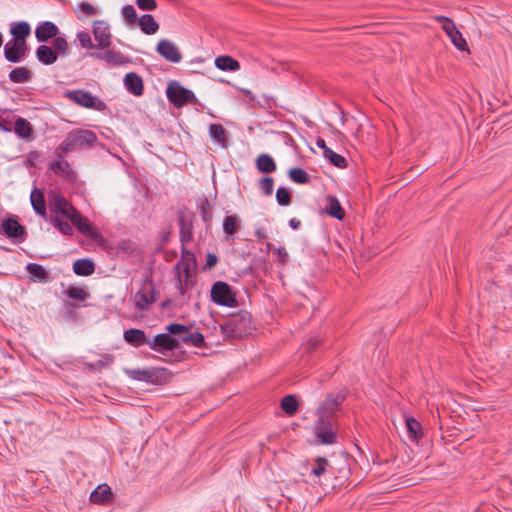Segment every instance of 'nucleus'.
<instances>
[{"instance_id":"obj_1","label":"nucleus","mask_w":512,"mask_h":512,"mask_svg":"<svg viewBox=\"0 0 512 512\" xmlns=\"http://www.w3.org/2000/svg\"><path fill=\"white\" fill-rule=\"evenodd\" d=\"M97 140V136L93 131L86 129H74L70 131L63 142L59 145L58 150L62 153L90 146Z\"/></svg>"},{"instance_id":"obj_2","label":"nucleus","mask_w":512,"mask_h":512,"mask_svg":"<svg viewBox=\"0 0 512 512\" xmlns=\"http://www.w3.org/2000/svg\"><path fill=\"white\" fill-rule=\"evenodd\" d=\"M196 259L193 253L183 250L181 259L177 262L175 269L177 272L178 285L181 294H184V287L190 284L192 271L195 268Z\"/></svg>"},{"instance_id":"obj_3","label":"nucleus","mask_w":512,"mask_h":512,"mask_svg":"<svg viewBox=\"0 0 512 512\" xmlns=\"http://www.w3.org/2000/svg\"><path fill=\"white\" fill-rule=\"evenodd\" d=\"M211 300L220 306L236 307V294L226 282L218 281L211 288Z\"/></svg>"},{"instance_id":"obj_4","label":"nucleus","mask_w":512,"mask_h":512,"mask_svg":"<svg viewBox=\"0 0 512 512\" xmlns=\"http://www.w3.org/2000/svg\"><path fill=\"white\" fill-rule=\"evenodd\" d=\"M66 96L79 106L93 109L96 111H104L107 105L98 97L93 96L86 90H75L66 93Z\"/></svg>"},{"instance_id":"obj_5","label":"nucleus","mask_w":512,"mask_h":512,"mask_svg":"<svg viewBox=\"0 0 512 512\" xmlns=\"http://www.w3.org/2000/svg\"><path fill=\"white\" fill-rule=\"evenodd\" d=\"M125 372L130 378L138 381L158 384L166 380V370L162 368L129 369Z\"/></svg>"},{"instance_id":"obj_6","label":"nucleus","mask_w":512,"mask_h":512,"mask_svg":"<svg viewBox=\"0 0 512 512\" xmlns=\"http://www.w3.org/2000/svg\"><path fill=\"white\" fill-rule=\"evenodd\" d=\"M50 210L56 215H61L69 220L77 210L58 192L52 191L49 194Z\"/></svg>"},{"instance_id":"obj_7","label":"nucleus","mask_w":512,"mask_h":512,"mask_svg":"<svg viewBox=\"0 0 512 512\" xmlns=\"http://www.w3.org/2000/svg\"><path fill=\"white\" fill-rule=\"evenodd\" d=\"M166 93L169 101L176 107H182L195 99L192 91L184 88L176 82L170 83L168 85Z\"/></svg>"},{"instance_id":"obj_8","label":"nucleus","mask_w":512,"mask_h":512,"mask_svg":"<svg viewBox=\"0 0 512 512\" xmlns=\"http://www.w3.org/2000/svg\"><path fill=\"white\" fill-rule=\"evenodd\" d=\"M93 36L97 42L96 47L106 49L112 43V34L110 24L105 20H96L93 22Z\"/></svg>"},{"instance_id":"obj_9","label":"nucleus","mask_w":512,"mask_h":512,"mask_svg":"<svg viewBox=\"0 0 512 512\" xmlns=\"http://www.w3.org/2000/svg\"><path fill=\"white\" fill-rule=\"evenodd\" d=\"M326 416L320 415L315 424L314 431L322 444H332L335 439V429L333 424L326 419Z\"/></svg>"},{"instance_id":"obj_10","label":"nucleus","mask_w":512,"mask_h":512,"mask_svg":"<svg viewBox=\"0 0 512 512\" xmlns=\"http://www.w3.org/2000/svg\"><path fill=\"white\" fill-rule=\"evenodd\" d=\"M329 468L330 463L326 458L317 457L314 460L311 471L305 481L311 485H322L321 478L329 472Z\"/></svg>"},{"instance_id":"obj_11","label":"nucleus","mask_w":512,"mask_h":512,"mask_svg":"<svg viewBox=\"0 0 512 512\" xmlns=\"http://www.w3.org/2000/svg\"><path fill=\"white\" fill-rule=\"evenodd\" d=\"M156 51L169 62L179 63L182 60V54L179 48L170 40H160L156 46Z\"/></svg>"},{"instance_id":"obj_12","label":"nucleus","mask_w":512,"mask_h":512,"mask_svg":"<svg viewBox=\"0 0 512 512\" xmlns=\"http://www.w3.org/2000/svg\"><path fill=\"white\" fill-rule=\"evenodd\" d=\"M27 49L26 43L11 40L5 45L4 55L9 62L17 63L25 57Z\"/></svg>"},{"instance_id":"obj_13","label":"nucleus","mask_w":512,"mask_h":512,"mask_svg":"<svg viewBox=\"0 0 512 512\" xmlns=\"http://www.w3.org/2000/svg\"><path fill=\"white\" fill-rule=\"evenodd\" d=\"M149 347L155 351H172L178 347V342L166 333L158 334L153 341H150Z\"/></svg>"},{"instance_id":"obj_14","label":"nucleus","mask_w":512,"mask_h":512,"mask_svg":"<svg viewBox=\"0 0 512 512\" xmlns=\"http://www.w3.org/2000/svg\"><path fill=\"white\" fill-rule=\"evenodd\" d=\"M154 300V289L151 284H145L134 296L135 305L139 310L147 309Z\"/></svg>"},{"instance_id":"obj_15","label":"nucleus","mask_w":512,"mask_h":512,"mask_svg":"<svg viewBox=\"0 0 512 512\" xmlns=\"http://www.w3.org/2000/svg\"><path fill=\"white\" fill-rule=\"evenodd\" d=\"M59 34V28L50 21L40 23L35 29V37L39 42H46Z\"/></svg>"},{"instance_id":"obj_16","label":"nucleus","mask_w":512,"mask_h":512,"mask_svg":"<svg viewBox=\"0 0 512 512\" xmlns=\"http://www.w3.org/2000/svg\"><path fill=\"white\" fill-rule=\"evenodd\" d=\"M443 30L457 49L461 51L468 50L467 42L461 32L456 28L454 22H448L446 26H443Z\"/></svg>"},{"instance_id":"obj_17","label":"nucleus","mask_w":512,"mask_h":512,"mask_svg":"<svg viewBox=\"0 0 512 512\" xmlns=\"http://www.w3.org/2000/svg\"><path fill=\"white\" fill-rule=\"evenodd\" d=\"M77 229L84 235L90 236L96 239L99 233L93 228L87 218L83 217L78 211L74 213V216L70 220Z\"/></svg>"},{"instance_id":"obj_18","label":"nucleus","mask_w":512,"mask_h":512,"mask_svg":"<svg viewBox=\"0 0 512 512\" xmlns=\"http://www.w3.org/2000/svg\"><path fill=\"white\" fill-rule=\"evenodd\" d=\"M125 341L134 347L150 344V340L146 337L145 332L140 329H128L123 335Z\"/></svg>"},{"instance_id":"obj_19","label":"nucleus","mask_w":512,"mask_h":512,"mask_svg":"<svg viewBox=\"0 0 512 512\" xmlns=\"http://www.w3.org/2000/svg\"><path fill=\"white\" fill-rule=\"evenodd\" d=\"M14 132L23 140L31 141L33 139L34 128L28 120L18 117L15 120Z\"/></svg>"},{"instance_id":"obj_20","label":"nucleus","mask_w":512,"mask_h":512,"mask_svg":"<svg viewBox=\"0 0 512 512\" xmlns=\"http://www.w3.org/2000/svg\"><path fill=\"white\" fill-rule=\"evenodd\" d=\"M124 84L127 90H129L135 96H140L143 94V82L136 73H128L125 76Z\"/></svg>"},{"instance_id":"obj_21","label":"nucleus","mask_w":512,"mask_h":512,"mask_svg":"<svg viewBox=\"0 0 512 512\" xmlns=\"http://www.w3.org/2000/svg\"><path fill=\"white\" fill-rule=\"evenodd\" d=\"M30 201L34 211L41 217H46V202L44 194L39 189H34L30 195Z\"/></svg>"},{"instance_id":"obj_22","label":"nucleus","mask_w":512,"mask_h":512,"mask_svg":"<svg viewBox=\"0 0 512 512\" xmlns=\"http://www.w3.org/2000/svg\"><path fill=\"white\" fill-rule=\"evenodd\" d=\"M138 26L142 30L143 33L147 35H153L155 34L159 29V24L154 19V17L151 14H144L142 15L138 21Z\"/></svg>"},{"instance_id":"obj_23","label":"nucleus","mask_w":512,"mask_h":512,"mask_svg":"<svg viewBox=\"0 0 512 512\" xmlns=\"http://www.w3.org/2000/svg\"><path fill=\"white\" fill-rule=\"evenodd\" d=\"M36 57L39 62L45 65H51L57 61V54L52 47L40 45L36 50Z\"/></svg>"},{"instance_id":"obj_24","label":"nucleus","mask_w":512,"mask_h":512,"mask_svg":"<svg viewBox=\"0 0 512 512\" xmlns=\"http://www.w3.org/2000/svg\"><path fill=\"white\" fill-rule=\"evenodd\" d=\"M10 32H11V34L14 37L13 38L14 41H19V42H22V43H26V38L31 33V27H30V25L27 22L21 21V22L15 23L11 27V31Z\"/></svg>"},{"instance_id":"obj_25","label":"nucleus","mask_w":512,"mask_h":512,"mask_svg":"<svg viewBox=\"0 0 512 512\" xmlns=\"http://www.w3.org/2000/svg\"><path fill=\"white\" fill-rule=\"evenodd\" d=\"M343 399H344V397L340 394L336 395L335 397H331V396L327 397L319 409L320 415H323L326 417L331 416L332 413L337 409V407L343 401Z\"/></svg>"},{"instance_id":"obj_26","label":"nucleus","mask_w":512,"mask_h":512,"mask_svg":"<svg viewBox=\"0 0 512 512\" xmlns=\"http://www.w3.org/2000/svg\"><path fill=\"white\" fill-rule=\"evenodd\" d=\"M26 270L32 281L41 283L48 281V274L43 266L36 263H29Z\"/></svg>"},{"instance_id":"obj_27","label":"nucleus","mask_w":512,"mask_h":512,"mask_svg":"<svg viewBox=\"0 0 512 512\" xmlns=\"http://www.w3.org/2000/svg\"><path fill=\"white\" fill-rule=\"evenodd\" d=\"M111 496V488L107 484H101L91 493L90 500L96 504H103L107 502Z\"/></svg>"},{"instance_id":"obj_28","label":"nucleus","mask_w":512,"mask_h":512,"mask_svg":"<svg viewBox=\"0 0 512 512\" xmlns=\"http://www.w3.org/2000/svg\"><path fill=\"white\" fill-rule=\"evenodd\" d=\"M3 230L8 237L19 238L25 234V229L14 219H8L2 224Z\"/></svg>"},{"instance_id":"obj_29","label":"nucleus","mask_w":512,"mask_h":512,"mask_svg":"<svg viewBox=\"0 0 512 512\" xmlns=\"http://www.w3.org/2000/svg\"><path fill=\"white\" fill-rule=\"evenodd\" d=\"M215 66L223 71H237L240 69V63L228 55L216 57Z\"/></svg>"},{"instance_id":"obj_30","label":"nucleus","mask_w":512,"mask_h":512,"mask_svg":"<svg viewBox=\"0 0 512 512\" xmlns=\"http://www.w3.org/2000/svg\"><path fill=\"white\" fill-rule=\"evenodd\" d=\"M94 270V263L89 259H80L73 263V271L77 275L89 276L93 274Z\"/></svg>"},{"instance_id":"obj_31","label":"nucleus","mask_w":512,"mask_h":512,"mask_svg":"<svg viewBox=\"0 0 512 512\" xmlns=\"http://www.w3.org/2000/svg\"><path fill=\"white\" fill-rule=\"evenodd\" d=\"M256 166L260 172L271 173L276 170L273 158L268 154H260L256 159Z\"/></svg>"},{"instance_id":"obj_32","label":"nucleus","mask_w":512,"mask_h":512,"mask_svg":"<svg viewBox=\"0 0 512 512\" xmlns=\"http://www.w3.org/2000/svg\"><path fill=\"white\" fill-rule=\"evenodd\" d=\"M405 424L410 440L417 441L422 436L420 423L413 417H406Z\"/></svg>"},{"instance_id":"obj_33","label":"nucleus","mask_w":512,"mask_h":512,"mask_svg":"<svg viewBox=\"0 0 512 512\" xmlns=\"http://www.w3.org/2000/svg\"><path fill=\"white\" fill-rule=\"evenodd\" d=\"M325 211L330 216L342 220L344 218V210L342 209L339 201L335 197L328 198V206L325 208Z\"/></svg>"},{"instance_id":"obj_34","label":"nucleus","mask_w":512,"mask_h":512,"mask_svg":"<svg viewBox=\"0 0 512 512\" xmlns=\"http://www.w3.org/2000/svg\"><path fill=\"white\" fill-rule=\"evenodd\" d=\"M31 78V72L25 67H17L9 74V79L14 83H25Z\"/></svg>"},{"instance_id":"obj_35","label":"nucleus","mask_w":512,"mask_h":512,"mask_svg":"<svg viewBox=\"0 0 512 512\" xmlns=\"http://www.w3.org/2000/svg\"><path fill=\"white\" fill-rule=\"evenodd\" d=\"M209 134L219 144L225 145L227 136L226 131L221 124H211L209 127Z\"/></svg>"},{"instance_id":"obj_36","label":"nucleus","mask_w":512,"mask_h":512,"mask_svg":"<svg viewBox=\"0 0 512 512\" xmlns=\"http://www.w3.org/2000/svg\"><path fill=\"white\" fill-rule=\"evenodd\" d=\"M281 408L288 415H294L298 410V401L293 395L285 396L281 401Z\"/></svg>"},{"instance_id":"obj_37","label":"nucleus","mask_w":512,"mask_h":512,"mask_svg":"<svg viewBox=\"0 0 512 512\" xmlns=\"http://www.w3.org/2000/svg\"><path fill=\"white\" fill-rule=\"evenodd\" d=\"M77 17L82 19L85 16H94L98 13V8L95 7L92 3L89 2H81L77 9L75 10Z\"/></svg>"},{"instance_id":"obj_38","label":"nucleus","mask_w":512,"mask_h":512,"mask_svg":"<svg viewBox=\"0 0 512 512\" xmlns=\"http://www.w3.org/2000/svg\"><path fill=\"white\" fill-rule=\"evenodd\" d=\"M181 340L184 343H191L196 347H202L204 345V336L199 332H190L186 329V333L182 335Z\"/></svg>"},{"instance_id":"obj_39","label":"nucleus","mask_w":512,"mask_h":512,"mask_svg":"<svg viewBox=\"0 0 512 512\" xmlns=\"http://www.w3.org/2000/svg\"><path fill=\"white\" fill-rule=\"evenodd\" d=\"M290 179L298 184H305L309 181L308 173L302 168H292L289 170Z\"/></svg>"},{"instance_id":"obj_40","label":"nucleus","mask_w":512,"mask_h":512,"mask_svg":"<svg viewBox=\"0 0 512 512\" xmlns=\"http://www.w3.org/2000/svg\"><path fill=\"white\" fill-rule=\"evenodd\" d=\"M92 56L100 58L110 64L116 65L122 62V55L112 50L105 51L103 54H92Z\"/></svg>"},{"instance_id":"obj_41","label":"nucleus","mask_w":512,"mask_h":512,"mask_svg":"<svg viewBox=\"0 0 512 512\" xmlns=\"http://www.w3.org/2000/svg\"><path fill=\"white\" fill-rule=\"evenodd\" d=\"M329 161L338 168H344L347 165L346 159L332 149H327L324 155Z\"/></svg>"},{"instance_id":"obj_42","label":"nucleus","mask_w":512,"mask_h":512,"mask_svg":"<svg viewBox=\"0 0 512 512\" xmlns=\"http://www.w3.org/2000/svg\"><path fill=\"white\" fill-rule=\"evenodd\" d=\"M239 228L236 216H227L223 221V230L228 235H233Z\"/></svg>"},{"instance_id":"obj_43","label":"nucleus","mask_w":512,"mask_h":512,"mask_svg":"<svg viewBox=\"0 0 512 512\" xmlns=\"http://www.w3.org/2000/svg\"><path fill=\"white\" fill-rule=\"evenodd\" d=\"M277 203L281 206H287L291 203L290 192L285 187H279L276 191Z\"/></svg>"},{"instance_id":"obj_44","label":"nucleus","mask_w":512,"mask_h":512,"mask_svg":"<svg viewBox=\"0 0 512 512\" xmlns=\"http://www.w3.org/2000/svg\"><path fill=\"white\" fill-rule=\"evenodd\" d=\"M52 49L56 52V54L65 55L68 50V43L63 37H55L52 43Z\"/></svg>"},{"instance_id":"obj_45","label":"nucleus","mask_w":512,"mask_h":512,"mask_svg":"<svg viewBox=\"0 0 512 512\" xmlns=\"http://www.w3.org/2000/svg\"><path fill=\"white\" fill-rule=\"evenodd\" d=\"M67 295L70 298H73V299H76L79 301H84L87 298H89V293L87 291H85L83 288H79V287H70L67 290Z\"/></svg>"},{"instance_id":"obj_46","label":"nucleus","mask_w":512,"mask_h":512,"mask_svg":"<svg viewBox=\"0 0 512 512\" xmlns=\"http://www.w3.org/2000/svg\"><path fill=\"white\" fill-rule=\"evenodd\" d=\"M77 39L83 48L92 49L96 47V45L93 44L89 33L87 32H79L77 34Z\"/></svg>"},{"instance_id":"obj_47","label":"nucleus","mask_w":512,"mask_h":512,"mask_svg":"<svg viewBox=\"0 0 512 512\" xmlns=\"http://www.w3.org/2000/svg\"><path fill=\"white\" fill-rule=\"evenodd\" d=\"M52 223L64 235H71L73 232L71 225L68 222L61 221L58 217L53 219Z\"/></svg>"},{"instance_id":"obj_48","label":"nucleus","mask_w":512,"mask_h":512,"mask_svg":"<svg viewBox=\"0 0 512 512\" xmlns=\"http://www.w3.org/2000/svg\"><path fill=\"white\" fill-rule=\"evenodd\" d=\"M122 15L129 23H134L137 19L136 10L132 5H125L122 8Z\"/></svg>"},{"instance_id":"obj_49","label":"nucleus","mask_w":512,"mask_h":512,"mask_svg":"<svg viewBox=\"0 0 512 512\" xmlns=\"http://www.w3.org/2000/svg\"><path fill=\"white\" fill-rule=\"evenodd\" d=\"M136 4L143 11H154L157 8L156 0H136Z\"/></svg>"},{"instance_id":"obj_50","label":"nucleus","mask_w":512,"mask_h":512,"mask_svg":"<svg viewBox=\"0 0 512 512\" xmlns=\"http://www.w3.org/2000/svg\"><path fill=\"white\" fill-rule=\"evenodd\" d=\"M260 187L264 194L271 195L274 187V180L271 177H265L260 181Z\"/></svg>"},{"instance_id":"obj_51","label":"nucleus","mask_w":512,"mask_h":512,"mask_svg":"<svg viewBox=\"0 0 512 512\" xmlns=\"http://www.w3.org/2000/svg\"><path fill=\"white\" fill-rule=\"evenodd\" d=\"M186 329V326L178 323H172L167 326V331L170 334L180 335L181 337L186 333Z\"/></svg>"},{"instance_id":"obj_52","label":"nucleus","mask_w":512,"mask_h":512,"mask_svg":"<svg viewBox=\"0 0 512 512\" xmlns=\"http://www.w3.org/2000/svg\"><path fill=\"white\" fill-rule=\"evenodd\" d=\"M217 261H218V259H217L216 255L208 254L206 265L209 268H212V267H214L217 264Z\"/></svg>"},{"instance_id":"obj_53","label":"nucleus","mask_w":512,"mask_h":512,"mask_svg":"<svg viewBox=\"0 0 512 512\" xmlns=\"http://www.w3.org/2000/svg\"><path fill=\"white\" fill-rule=\"evenodd\" d=\"M435 20L442 23V27L446 26L448 22H453L450 18L445 16H435Z\"/></svg>"},{"instance_id":"obj_54","label":"nucleus","mask_w":512,"mask_h":512,"mask_svg":"<svg viewBox=\"0 0 512 512\" xmlns=\"http://www.w3.org/2000/svg\"><path fill=\"white\" fill-rule=\"evenodd\" d=\"M277 254H278V256L281 258V260H282L283 262H285V261H286V259L288 258V253H287V251L285 250V248H279V249L277 250Z\"/></svg>"},{"instance_id":"obj_55","label":"nucleus","mask_w":512,"mask_h":512,"mask_svg":"<svg viewBox=\"0 0 512 512\" xmlns=\"http://www.w3.org/2000/svg\"><path fill=\"white\" fill-rule=\"evenodd\" d=\"M317 146L323 150L324 155L326 154L327 149H330L329 147H327V145L323 139L317 140Z\"/></svg>"},{"instance_id":"obj_56","label":"nucleus","mask_w":512,"mask_h":512,"mask_svg":"<svg viewBox=\"0 0 512 512\" xmlns=\"http://www.w3.org/2000/svg\"><path fill=\"white\" fill-rule=\"evenodd\" d=\"M300 225V221L293 218L290 220V226L293 228V229H297Z\"/></svg>"},{"instance_id":"obj_57","label":"nucleus","mask_w":512,"mask_h":512,"mask_svg":"<svg viewBox=\"0 0 512 512\" xmlns=\"http://www.w3.org/2000/svg\"><path fill=\"white\" fill-rule=\"evenodd\" d=\"M3 44V37H2V34L0 33V47L2 46Z\"/></svg>"},{"instance_id":"obj_58","label":"nucleus","mask_w":512,"mask_h":512,"mask_svg":"<svg viewBox=\"0 0 512 512\" xmlns=\"http://www.w3.org/2000/svg\"><path fill=\"white\" fill-rule=\"evenodd\" d=\"M184 238H189V237L184 234L182 240H184Z\"/></svg>"}]
</instances>
